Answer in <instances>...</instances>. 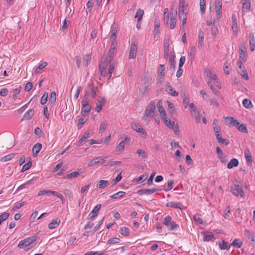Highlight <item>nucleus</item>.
I'll use <instances>...</instances> for the list:
<instances>
[{"mask_svg":"<svg viewBox=\"0 0 255 255\" xmlns=\"http://www.w3.org/2000/svg\"><path fill=\"white\" fill-rule=\"evenodd\" d=\"M226 124L229 126L236 127L238 130L243 133H248V129L246 126L244 124H241L239 122L236 120L233 117H227L225 119Z\"/></svg>","mask_w":255,"mask_h":255,"instance_id":"1","label":"nucleus"},{"mask_svg":"<svg viewBox=\"0 0 255 255\" xmlns=\"http://www.w3.org/2000/svg\"><path fill=\"white\" fill-rule=\"evenodd\" d=\"M155 110V103L153 101H151L148 106L146 107L142 119L148 122L149 120L151 119L154 116Z\"/></svg>","mask_w":255,"mask_h":255,"instance_id":"2","label":"nucleus"},{"mask_svg":"<svg viewBox=\"0 0 255 255\" xmlns=\"http://www.w3.org/2000/svg\"><path fill=\"white\" fill-rule=\"evenodd\" d=\"M240 51V60L238 62L237 65L239 68L242 69V65L244 62H245L247 59L248 55L246 52V47L241 45L239 48Z\"/></svg>","mask_w":255,"mask_h":255,"instance_id":"3","label":"nucleus"},{"mask_svg":"<svg viewBox=\"0 0 255 255\" xmlns=\"http://www.w3.org/2000/svg\"><path fill=\"white\" fill-rule=\"evenodd\" d=\"M36 238L35 237H31L27 238L19 242L18 247L20 249H24L27 250V248L31 244L35 242ZM29 249V248H28Z\"/></svg>","mask_w":255,"mask_h":255,"instance_id":"4","label":"nucleus"},{"mask_svg":"<svg viewBox=\"0 0 255 255\" xmlns=\"http://www.w3.org/2000/svg\"><path fill=\"white\" fill-rule=\"evenodd\" d=\"M98 92V88L97 87L94 86L93 83L88 84V87L86 92V96H90L92 98H94L97 96V93Z\"/></svg>","mask_w":255,"mask_h":255,"instance_id":"5","label":"nucleus"},{"mask_svg":"<svg viewBox=\"0 0 255 255\" xmlns=\"http://www.w3.org/2000/svg\"><path fill=\"white\" fill-rule=\"evenodd\" d=\"M165 125L169 128L172 129L176 134H178L179 132V128L177 124H175L174 122H171L165 118L162 120Z\"/></svg>","mask_w":255,"mask_h":255,"instance_id":"6","label":"nucleus"},{"mask_svg":"<svg viewBox=\"0 0 255 255\" xmlns=\"http://www.w3.org/2000/svg\"><path fill=\"white\" fill-rule=\"evenodd\" d=\"M81 113L88 114L91 110V107L88 103L87 97H85V96H84V97L83 98L81 101Z\"/></svg>","mask_w":255,"mask_h":255,"instance_id":"7","label":"nucleus"},{"mask_svg":"<svg viewBox=\"0 0 255 255\" xmlns=\"http://www.w3.org/2000/svg\"><path fill=\"white\" fill-rule=\"evenodd\" d=\"M231 190L232 193L236 196H241L244 197L245 193L242 187L239 185H235L234 186L231 187Z\"/></svg>","mask_w":255,"mask_h":255,"instance_id":"8","label":"nucleus"},{"mask_svg":"<svg viewBox=\"0 0 255 255\" xmlns=\"http://www.w3.org/2000/svg\"><path fill=\"white\" fill-rule=\"evenodd\" d=\"M107 156H100L90 160L88 166L89 167L93 166L97 164H104L105 163L104 159L107 158Z\"/></svg>","mask_w":255,"mask_h":255,"instance_id":"9","label":"nucleus"},{"mask_svg":"<svg viewBox=\"0 0 255 255\" xmlns=\"http://www.w3.org/2000/svg\"><path fill=\"white\" fill-rule=\"evenodd\" d=\"M122 137L124 138V140L121 141L116 147V150L117 151H122L125 148V144L129 143L130 141V138L126 135H124Z\"/></svg>","mask_w":255,"mask_h":255,"instance_id":"10","label":"nucleus"},{"mask_svg":"<svg viewBox=\"0 0 255 255\" xmlns=\"http://www.w3.org/2000/svg\"><path fill=\"white\" fill-rule=\"evenodd\" d=\"M101 100H97V102L96 103V107L95 108V110L98 113H99L103 106H104L106 104V99L105 97H100Z\"/></svg>","mask_w":255,"mask_h":255,"instance_id":"11","label":"nucleus"},{"mask_svg":"<svg viewBox=\"0 0 255 255\" xmlns=\"http://www.w3.org/2000/svg\"><path fill=\"white\" fill-rule=\"evenodd\" d=\"M101 207V204H97L93 209V210L89 213V219L93 220L98 215L99 210Z\"/></svg>","mask_w":255,"mask_h":255,"instance_id":"12","label":"nucleus"},{"mask_svg":"<svg viewBox=\"0 0 255 255\" xmlns=\"http://www.w3.org/2000/svg\"><path fill=\"white\" fill-rule=\"evenodd\" d=\"M167 207L173 208L182 210L184 208L183 205L180 202L170 201L166 204Z\"/></svg>","mask_w":255,"mask_h":255,"instance_id":"13","label":"nucleus"},{"mask_svg":"<svg viewBox=\"0 0 255 255\" xmlns=\"http://www.w3.org/2000/svg\"><path fill=\"white\" fill-rule=\"evenodd\" d=\"M187 6V5H185L184 2H180L179 7V16L181 17H182L181 14L183 16L184 15H187L188 12Z\"/></svg>","mask_w":255,"mask_h":255,"instance_id":"14","label":"nucleus"},{"mask_svg":"<svg viewBox=\"0 0 255 255\" xmlns=\"http://www.w3.org/2000/svg\"><path fill=\"white\" fill-rule=\"evenodd\" d=\"M137 52V46L134 43L131 44L130 47L129 54V59H134L136 57Z\"/></svg>","mask_w":255,"mask_h":255,"instance_id":"15","label":"nucleus"},{"mask_svg":"<svg viewBox=\"0 0 255 255\" xmlns=\"http://www.w3.org/2000/svg\"><path fill=\"white\" fill-rule=\"evenodd\" d=\"M157 107L158 108V112H159L162 120L166 118V112L162 106V103L160 101H159L157 104Z\"/></svg>","mask_w":255,"mask_h":255,"instance_id":"16","label":"nucleus"},{"mask_svg":"<svg viewBox=\"0 0 255 255\" xmlns=\"http://www.w3.org/2000/svg\"><path fill=\"white\" fill-rule=\"evenodd\" d=\"M165 66L164 65L160 64L157 71V79L159 80H163L165 75Z\"/></svg>","mask_w":255,"mask_h":255,"instance_id":"17","label":"nucleus"},{"mask_svg":"<svg viewBox=\"0 0 255 255\" xmlns=\"http://www.w3.org/2000/svg\"><path fill=\"white\" fill-rule=\"evenodd\" d=\"M222 1L221 0H216L215 1V12L217 16H219L221 14L222 11Z\"/></svg>","mask_w":255,"mask_h":255,"instance_id":"18","label":"nucleus"},{"mask_svg":"<svg viewBox=\"0 0 255 255\" xmlns=\"http://www.w3.org/2000/svg\"><path fill=\"white\" fill-rule=\"evenodd\" d=\"M242 3V10L244 12H248L250 10L251 7L250 0H241Z\"/></svg>","mask_w":255,"mask_h":255,"instance_id":"19","label":"nucleus"},{"mask_svg":"<svg viewBox=\"0 0 255 255\" xmlns=\"http://www.w3.org/2000/svg\"><path fill=\"white\" fill-rule=\"evenodd\" d=\"M216 150L218 157L220 159L221 161L223 163L226 162L227 161V159L221 148L219 147H217Z\"/></svg>","mask_w":255,"mask_h":255,"instance_id":"20","label":"nucleus"},{"mask_svg":"<svg viewBox=\"0 0 255 255\" xmlns=\"http://www.w3.org/2000/svg\"><path fill=\"white\" fill-rule=\"evenodd\" d=\"M175 53H174V51H173L172 52H171V55L169 57V62L170 64L169 69L171 70L172 71H174V68H175V59H174V58H175Z\"/></svg>","mask_w":255,"mask_h":255,"instance_id":"21","label":"nucleus"},{"mask_svg":"<svg viewBox=\"0 0 255 255\" xmlns=\"http://www.w3.org/2000/svg\"><path fill=\"white\" fill-rule=\"evenodd\" d=\"M166 88L169 95L174 97H176L178 95V93L172 88L169 82H166Z\"/></svg>","mask_w":255,"mask_h":255,"instance_id":"22","label":"nucleus"},{"mask_svg":"<svg viewBox=\"0 0 255 255\" xmlns=\"http://www.w3.org/2000/svg\"><path fill=\"white\" fill-rule=\"evenodd\" d=\"M232 28L234 33H237L238 31V23L236 16L235 14L232 15Z\"/></svg>","mask_w":255,"mask_h":255,"instance_id":"23","label":"nucleus"},{"mask_svg":"<svg viewBox=\"0 0 255 255\" xmlns=\"http://www.w3.org/2000/svg\"><path fill=\"white\" fill-rule=\"evenodd\" d=\"M131 127L133 129L137 131L139 133H141V134L146 135L145 132L143 128L141 127V126L136 123L131 124Z\"/></svg>","mask_w":255,"mask_h":255,"instance_id":"24","label":"nucleus"},{"mask_svg":"<svg viewBox=\"0 0 255 255\" xmlns=\"http://www.w3.org/2000/svg\"><path fill=\"white\" fill-rule=\"evenodd\" d=\"M243 245V241L240 239H235L230 244L231 247L232 246L235 248H240Z\"/></svg>","mask_w":255,"mask_h":255,"instance_id":"25","label":"nucleus"},{"mask_svg":"<svg viewBox=\"0 0 255 255\" xmlns=\"http://www.w3.org/2000/svg\"><path fill=\"white\" fill-rule=\"evenodd\" d=\"M204 235L203 241L206 242L214 241L215 240L213 234L211 233L206 234V233H202Z\"/></svg>","mask_w":255,"mask_h":255,"instance_id":"26","label":"nucleus"},{"mask_svg":"<svg viewBox=\"0 0 255 255\" xmlns=\"http://www.w3.org/2000/svg\"><path fill=\"white\" fill-rule=\"evenodd\" d=\"M249 42L250 45V49L253 51L255 49V37L253 34H250L249 35Z\"/></svg>","mask_w":255,"mask_h":255,"instance_id":"27","label":"nucleus"},{"mask_svg":"<svg viewBox=\"0 0 255 255\" xmlns=\"http://www.w3.org/2000/svg\"><path fill=\"white\" fill-rule=\"evenodd\" d=\"M239 165V161L236 158H233L227 164V168L228 169H232L234 167L238 166Z\"/></svg>","mask_w":255,"mask_h":255,"instance_id":"28","label":"nucleus"},{"mask_svg":"<svg viewBox=\"0 0 255 255\" xmlns=\"http://www.w3.org/2000/svg\"><path fill=\"white\" fill-rule=\"evenodd\" d=\"M219 248L221 250H229L231 246L229 244L228 242H226L224 240H222L221 242L219 243Z\"/></svg>","mask_w":255,"mask_h":255,"instance_id":"29","label":"nucleus"},{"mask_svg":"<svg viewBox=\"0 0 255 255\" xmlns=\"http://www.w3.org/2000/svg\"><path fill=\"white\" fill-rule=\"evenodd\" d=\"M34 110L33 109H31L27 111L23 116V120H30L33 116Z\"/></svg>","mask_w":255,"mask_h":255,"instance_id":"30","label":"nucleus"},{"mask_svg":"<svg viewBox=\"0 0 255 255\" xmlns=\"http://www.w3.org/2000/svg\"><path fill=\"white\" fill-rule=\"evenodd\" d=\"M172 16L170 19V27L171 29H173L175 28L176 24V15L177 12L175 11L174 13H172Z\"/></svg>","mask_w":255,"mask_h":255,"instance_id":"31","label":"nucleus"},{"mask_svg":"<svg viewBox=\"0 0 255 255\" xmlns=\"http://www.w3.org/2000/svg\"><path fill=\"white\" fill-rule=\"evenodd\" d=\"M60 223V220L59 219H56V220H53L48 224V228L50 229H55Z\"/></svg>","mask_w":255,"mask_h":255,"instance_id":"32","label":"nucleus"},{"mask_svg":"<svg viewBox=\"0 0 255 255\" xmlns=\"http://www.w3.org/2000/svg\"><path fill=\"white\" fill-rule=\"evenodd\" d=\"M169 46V40L164 41V58L166 59L168 56V48Z\"/></svg>","mask_w":255,"mask_h":255,"instance_id":"33","label":"nucleus"},{"mask_svg":"<svg viewBox=\"0 0 255 255\" xmlns=\"http://www.w3.org/2000/svg\"><path fill=\"white\" fill-rule=\"evenodd\" d=\"M78 171H74V172H73L72 173L67 174L64 178H67V179H71V178H76V177H78L82 173V172L79 171L80 170L78 169Z\"/></svg>","mask_w":255,"mask_h":255,"instance_id":"34","label":"nucleus"},{"mask_svg":"<svg viewBox=\"0 0 255 255\" xmlns=\"http://www.w3.org/2000/svg\"><path fill=\"white\" fill-rule=\"evenodd\" d=\"M245 155L246 157V159L247 160V162L248 164H251L252 162V154L248 149H246L245 151Z\"/></svg>","mask_w":255,"mask_h":255,"instance_id":"35","label":"nucleus"},{"mask_svg":"<svg viewBox=\"0 0 255 255\" xmlns=\"http://www.w3.org/2000/svg\"><path fill=\"white\" fill-rule=\"evenodd\" d=\"M239 68V72L240 74V75L243 77L245 80H248L249 79V76L248 74L245 70V67L243 66V65H242V69Z\"/></svg>","mask_w":255,"mask_h":255,"instance_id":"36","label":"nucleus"},{"mask_svg":"<svg viewBox=\"0 0 255 255\" xmlns=\"http://www.w3.org/2000/svg\"><path fill=\"white\" fill-rule=\"evenodd\" d=\"M245 235L249 239L251 240L252 242H255V234L246 230L245 231Z\"/></svg>","mask_w":255,"mask_h":255,"instance_id":"37","label":"nucleus"},{"mask_svg":"<svg viewBox=\"0 0 255 255\" xmlns=\"http://www.w3.org/2000/svg\"><path fill=\"white\" fill-rule=\"evenodd\" d=\"M159 26L160 23L158 20L155 19L154 20V29L153 30V34L154 36L158 35L159 33Z\"/></svg>","mask_w":255,"mask_h":255,"instance_id":"38","label":"nucleus"},{"mask_svg":"<svg viewBox=\"0 0 255 255\" xmlns=\"http://www.w3.org/2000/svg\"><path fill=\"white\" fill-rule=\"evenodd\" d=\"M47 65V63L46 62H43V63L40 64L35 69L34 73L35 74H38L40 70H42L44 68H45Z\"/></svg>","mask_w":255,"mask_h":255,"instance_id":"39","label":"nucleus"},{"mask_svg":"<svg viewBox=\"0 0 255 255\" xmlns=\"http://www.w3.org/2000/svg\"><path fill=\"white\" fill-rule=\"evenodd\" d=\"M109 185V182L107 180H101L99 182V184L97 185V188L100 189L108 187Z\"/></svg>","mask_w":255,"mask_h":255,"instance_id":"40","label":"nucleus"},{"mask_svg":"<svg viewBox=\"0 0 255 255\" xmlns=\"http://www.w3.org/2000/svg\"><path fill=\"white\" fill-rule=\"evenodd\" d=\"M194 221L198 224L201 225H206V222L204 221L202 218H201L198 215H195L193 216Z\"/></svg>","mask_w":255,"mask_h":255,"instance_id":"41","label":"nucleus"},{"mask_svg":"<svg viewBox=\"0 0 255 255\" xmlns=\"http://www.w3.org/2000/svg\"><path fill=\"white\" fill-rule=\"evenodd\" d=\"M148 84L147 83H144L142 87L139 89V92L144 95L148 92Z\"/></svg>","mask_w":255,"mask_h":255,"instance_id":"42","label":"nucleus"},{"mask_svg":"<svg viewBox=\"0 0 255 255\" xmlns=\"http://www.w3.org/2000/svg\"><path fill=\"white\" fill-rule=\"evenodd\" d=\"M42 148V145L40 143H36L32 148V151L34 154L37 155Z\"/></svg>","mask_w":255,"mask_h":255,"instance_id":"43","label":"nucleus"},{"mask_svg":"<svg viewBox=\"0 0 255 255\" xmlns=\"http://www.w3.org/2000/svg\"><path fill=\"white\" fill-rule=\"evenodd\" d=\"M126 194V193L124 191H119L111 196L110 198L112 199H118L119 198L123 197Z\"/></svg>","mask_w":255,"mask_h":255,"instance_id":"44","label":"nucleus"},{"mask_svg":"<svg viewBox=\"0 0 255 255\" xmlns=\"http://www.w3.org/2000/svg\"><path fill=\"white\" fill-rule=\"evenodd\" d=\"M15 154H16L15 153H10L9 154H8L7 155H5V156L1 157V158L0 159V160L2 162L8 161L11 160V159H12Z\"/></svg>","mask_w":255,"mask_h":255,"instance_id":"45","label":"nucleus"},{"mask_svg":"<svg viewBox=\"0 0 255 255\" xmlns=\"http://www.w3.org/2000/svg\"><path fill=\"white\" fill-rule=\"evenodd\" d=\"M198 37H199V41H198V46L199 47H200L202 46L203 42H204V34H203V32L201 30H200L199 32Z\"/></svg>","mask_w":255,"mask_h":255,"instance_id":"46","label":"nucleus"},{"mask_svg":"<svg viewBox=\"0 0 255 255\" xmlns=\"http://www.w3.org/2000/svg\"><path fill=\"white\" fill-rule=\"evenodd\" d=\"M172 221L171 217L170 216H167L164 218L163 224L167 227H169Z\"/></svg>","mask_w":255,"mask_h":255,"instance_id":"47","label":"nucleus"},{"mask_svg":"<svg viewBox=\"0 0 255 255\" xmlns=\"http://www.w3.org/2000/svg\"><path fill=\"white\" fill-rule=\"evenodd\" d=\"M136 153L142 158H146L147 157V153L145 150L141 149H138Z\"/></svg>","mask_w":255,"mask_h":255,"instance_id":"48","label":"nucleus"},{"mask_svg":"<svg viewBox=\"0 0 255 255\" xmlns=\"http://www.w3.org/2000/svg\"><path fill=\"white\" fill-rule=\"evenodd\" d=\"M111 35L110 39L115 40L117 37V27L113 26L111 28Z\"/></svg>","mask_w":255,"mask_h":255,"instance_id":"49","label":"nucleus"},{"mask_svg":"<svg viewBox=\"0 0 255 255\" xmlns=\"http://www.w3.org/2000/svg\"><path fill=\"white\" fill-rule=\"evenodd\" d=\"M143 14H144L143 10H142L140 9H139L136 11L134 17L137 18H138L137 20H138V22H139L140 20H141Z\"/></svg>","mask_w":255,"mask_h":255,"instance_id":"50","label":"nucleus"},{"mask_svg":"<svg viewBox=\"0 0 255 255\" xmlns=\"http://www.w3.org/2000/svg\"><path fill=\"white\" fill-rule=\"evenodd\" d=\"M196 54V48L195 46H193L191 47L190 52L189 53V55L190 58H191V60L193 61L194 59V57Z\"/></svg>","mask_w":255,"mask_h":255,"instance_id":"51","label":"nucleus"},{"mask_svg":"<svg viewBox=\"0 0 255 255\" xmlns=\"http://www.w3.org/2000/svg\"><path fill=\"white\" fill-rule=\"evenodd\" d=\"M36 180V178H33L32 179L28 181L27 182H26V183H25L24 184H23L21 185H20L17 190H19L20 189H21L22 188H24L25 187V186L27 185H29V184H32L33 183L34 180Z\"/></svg>","mask_w":255,"mask_h":255,"instance_id":"52","label":"nucleus"},{"mask_svg":"<svg viewBox=\"0 0 255 255\" xmlns=\"http://www.w3.org/2000/svg\"><path fill=\"white\" fill-rule=\"evenodd\" d=\"M173 180H169L167 182V185L164 186L163 187V190L165 191H168L172 189L173 188Z\"/></svg>","mask_w":255,"mask_h":255,"instance_id":"53","label":"nucleus"},{"mask_svg":"<svg viewBox=\"0 0 255 255\" xmlns=\"http://www.w3.org/2000/svg\"><path fill=\"white\" fill-rule=\"evenodd\" d=\"M120 232L122 235L127 236L129 235V230L128 228L123 227L120 228Z\"/></svg>","mask_w":255,"mask_h":255,"instance_id":"54","label":"nucleus"},{"mask_svg":"<svg viewBox=\"0 0 255 255\" xmlns=\"http://www.w3.org/2000/svg\"><path fill=\"white\" fill-rule=\"evenodd\" d=\"M120 239L119 238H112L108 240L107 244L108 245H112L114 244L119 243L120 242Z\"/></svg>","mask_w":255,"mask_h":255,"instance_id":"55","label":"nucleus"},{"mask_svg":"<svg viewBox=\"0 0 255 255\" xmlns=\"http://www.w3.org/2000/svg\"><path fill=\"white\" fill-rule=\"evenodd\" d=\"M200 10L202 13H204L206 9V0H200Z\"/></svg>","mask_w":255,"mask_h":255,"instance_id":"56","label":"nucleus"},{"mask_svg":"<svg viewBox=\"0 0 255 255\" xmlns=\"http://www.w3.org/2000/svg\"><path fill=\"white\" fill-rule=\"evenodd\" d=\"M56 100V94L55 92H52L50 94V98L49 99V102L51 103L52 104H53L55 103Z\"/></svg>","mask_w":255,"mask_h":255,"instance_id":"57","label":"nucleus"},{"mask_svg":"<svg viewBox=\"0 0 255 255\" xmlns=\"http://www.w3.org/2000/svg\"><path fill=\"white\" fill-rule=\"evenodd\" d=\"M32 166V163L30 161L25 163L22 167L21 172H23L25 171L28 170Z\"/></svg>","mask_w":255,"mask_h":255,"instance_id":"58","label":"nucleus"},{"mask_svg":"<svg viewBox=\"0 0 255 255\" xmlns=\"http://www.w3.org/2000/svg\"><path fill=\"white\" fill-rule=\"evenodd\" d=\"M121 163V161L111 160V161L107 162L106 163L104 164V166L109 165L110 166H114L115 165H119Z\"/></svg>","mask_w":255,"mask_h":255,"instance_id":"59","label":"nucleus"},{"mask_svg":"<svg viewBox=\"0 0 255 255\" xmlns=\"http://www.w3.org/2000/svg\"><path fill=\"white\" fill-rule=\"evenodd\" d=\"M48 97V94L47 93L45 92L42 95L41 100H40V104L41 105H44L46 103L47 101V98Z\"/></svg>","mask_w":255,"mask_h":255,"instance_id":"60","label":"nucleus"},{"mask_svg":"<svg viewBox=\"0 0 255 255\" xmlns=\"http://www.w3.org/2000/svg\"><path fill=\"white\" fill-rule=\"evenodd\" d=\"M137 193L140 195H142L143 194H145L146 195H150L149 189H142L139 190L137 191Z\"/></svg>","mask_w":255,"mask_h":255,"instance_id":"61","label":"nucleus"},{"mask_svg":"<svg viewBox=\"0 0 255 255\" xmlns=\"http://www.w3.org/2000/svg\"><path fill=\"white\" fill-rule=\"evenodd\" d=\"M206 75L212 80H216V75L215 73H212L210 70H206Z\"/></svg>","mask_w":255,"mask_h":255,"instance_id":"62","label":"nucleus"},{"mask_svg":"<svg viewBox=\"0 0 255 255\" xmlns=\"http://www.w3.org/2000/svg\"><path fill=\"white\" fill-rule=\"evenodd\" d=\"M122 178V176L121 173L119 174L117 177L112 181V186H114L115 185H116L118 182L121 181Z\"/></svg>","mask_w":255,"mask_h":255,"instance_id":"63","label":"nucleus"},{"mask_svg":"<svg viewBox=\"0 0 255 255\" xmlns=\"http://www.w3.org/2000/svg\"><path fill=\"white\" fill-rule=\"evenodd\" d=\"M87 121V119L85 117H82L78 120V127L81 128L83 125H84Z\"/></svg>","mask_w":255,"mask_h":255,"instance_id":"64","label":"nucleus"}]
</instances>
